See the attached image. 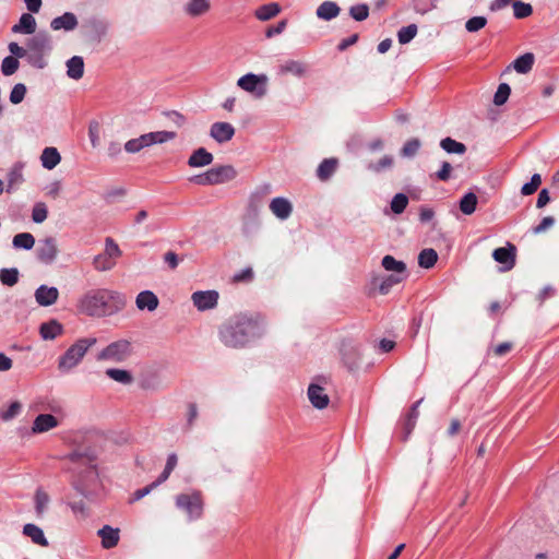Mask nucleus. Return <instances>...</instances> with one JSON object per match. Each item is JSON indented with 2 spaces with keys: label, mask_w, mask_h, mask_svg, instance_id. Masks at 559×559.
<instances>
[{
  "label": "nucleus",
  "mask_w": 559,
  "mask_h": 559,
  "mask_svg": "<svg viewBox=\"0 0 559 559\" xmlns=\"http://www.w3.org/2000/svg\"><path fill=\"white\" fill-rule=\"evenodd\" d=\"M265 333V324L258 317L239 314L219 329V338L228 347H242Z\"/></svg>",
  "instance_id": "1"
},
{
  "label": "nucleus",
  "mask_w": 559,
  "mask_h": 559,
  "mask_svg": "<svg viewBox=\"0 0 559 559\" xmlns=\"http://www.w3.org/2000/svg\"><path fill=\"white\" fill-rule=\"evenodd\" d=\"M127 305L126 296L110 289L88 290L78 304L79 310L88 316L103 318L121 311Z\"/></svg>",
  "instance_id": "2"
},
{
  "label": "nucleus",
  "mask_w": 559,
  "mask_h": 559,
  "mask_svg": "<svg viewBox=\"0 0 559 559\" xmlns=\"http://www.w3.org/2000/svg\"><path fill=\"white\" fill-rule=\"evenodd\" d=\"M67 460L73 465L69 467L75 475L72 480L73 488L83 497L93 499L102 491V483L97 468L92 460L84 453L72 452Z\"/></svg>",
  "instance_id": "3"
},
{
  "label": "nucleus",
  "mask_w": 559,
  "mask_h": 559,
  "mask_svg": "<svg viewBox=\"0 0 559 559\" xmlns=\"http://www.w3.org/2000/svg\"><path fill=\"white\" fill-rule=\"evenodd\" d=\"M28 49L27 62L37 69H44L47 66L45 57L52 50L51 36L40 31L26 41Z\"/></svg>",
  "instance_id": "4"
},
{
  "label": "nucleus",
  "mask_w": 559,
  "mask_h": 559,
  "mask_svg": "<svg viewBox=\"0 0 559 559\" xmlns=\"http://www.w3.org/2000/svg\"><path fill=\"white\" fill-rule=\"evenodd\" d=\"M97 343L96 337L79 338L58 359V370L68 373L75 368L84 358L87 350Z\"/></svg>",
  "instance_id": "5"
},
{
  "label": "nucleus",
  "mask_w": 559,
  "mask_h": 559,
  "mask_svg": "<svg viewBox=\"0 0 559 559\" xmlns=\"http://www.w3.org/2000/svg\"><path fill=\"white\" fill-rule=\"evenodd\" d=\"M175 503L187 514L189 521L199 520L203 514L204 501L199 490L177 495Z\"/></svg>",
  "instance_id": "6"
},
{
  "label": "nucleus",
  "mask_w": 559,
  "mask_h": 559,
  "mask_svg": "<svg viewBox=\"0 0 559 559\" xmlns=\"http://www.w3.org/2000/svg\"><path fill=\"white\" fill-rule=\"evenodd\" d=\"M133 354V346L129 340L121 338L108 344L96 356L98 361L123 362Z\"/></svg>",
  "instance_id": "7"
},
{
  "label": "nucleus",
  "mask_w": 559,
  "mask_h": 559,
  "mask_svg": "<svg viewBox=\"0 0 559 559\" xmlns=\"http://www.w3.org/2000/svg\"><path fill=\"white\" fill-rule=\"evenodd\" d=\"M331 383L328 376L319 374L312 378L308 390L307 396L310 404L317 409H324L330 403V397L326 393V386Z\"/></svg>",
  "instance_id": "8"
},
{
  "label": "nucleus",
  "mask_w": 559,
  "mask_h": 559,
  "mask_svg": "<svg viewBox=\"0 0 559 559\" xmlns=\"http://www.w3.org/2000/svg\"><path fill=\"white\" fill-rule=\"evenodd\" d=\"M267 82L269 78L266 74L247 73L238 79L237 85L254 97L262 98L267 93Z\"/></svg>",
  "instance_id": "9"
},
{
  "label": "nucleus",
  "mask_w": 559,
  "mask_h": 559,
  "mask_svg": "<svg viewBox=\"0 0 559 559\" xmlns=\"http://www.w3.org/2000/svg\"><path fill=\"white\" fill-rule=\"evenodd\" d=\"M218 297L216 290H198L192 294L191 300L199 311H206L217 306Z\"/></svg>",
  "instance_id": "10"
},
{
  "label": "nucleus",
  "mask_w": 559,
  "mask_h": 559,
  "mask_svg": "<svg viewBox=\"0 0 559 559\" xmlns=\"http://www.w3.org/2000/svg\"><path fill=\"white\" fill-rule=\"evenodd\" d=\"M516 248L508 242L506 247L493 250L492 258L496 262L502 264L501 271H510L515 265Z\"/></svg>",
  "instance_id": "11"
},
{
  "label": "nucleus",
  "mask_w": 559,
  "mask_h": 559,
  "mask_svg": "<svg viewBox=\"0 0 559 559\" xmlns=\"http://www.w3.org/2000/svg\"><path fill=\"white\" fill-rule=\"evenodd\" d=\"M58 248L55 238L47 237L39 241L36 249V255L40 262L45 264H51L56 260Z\"/></svg>",
  "instance_id": "12"
},
{
  "label": "nucleus",
  "mask_w": 559,
  "mask_h": 559,
  "mask_svg": "<svg viewBox=\"0 0 559 559\" xmlns=\"http://www.w3.org/2000/svg\"><path fill=\"white\" fill-rule=\"evenodd\" d=\"M176 138V133L173 131H155L135 138L141 150L150 147L154 144H162Z\"/></svg>",
  "instance_id": "13"
},
{
  "label": "nucleus",
  "mask_w": 559,
  "mask_h": 559,
  "mask_svg": "<svg viewBox=\"0 0 559 559\" xmlns=\"http://www.w3.org/2000/svg\"><path fill=\"white\" fill-rule=\"evenodd\" d=\"M212 186L234 180L238 173L231 165H223L209 169Z\"/></svg>",
  "instance_id": "14"
},
{
  "label": "nucleus",
  "mask_w": 559,
  "mask_h": 559,
  "mask_svg": "<svg viewBox=\"0 0 559 559\" xmlns=\"http://www.w3.org/2000/svg\"><path fill=\"white\" fill-rule=\"evenodd\" d=\"M79 25L76 15L72 12H64L62 15L53 17L50 21V28L55 32L64 31L72 32Z\"/></svg>",
  "instance_id": "15"
},
{
  "label": "nucleus",
  "mask_w": 559,
  "mask_h": 559,
  "mask_svg": "<svg viewBox=\"0 0 559 559\" xmlns=\"http://www.w3.org/2000/svg\"><path fill=\"white\" fill-rule=\"evenodd\" d=\"M210 10V0H189L182 7L183 13L191 19L205 15Z\"/></svg>",
  "instance_id": "16"
},
{
  "label": "nucleus",
  "mask_w": 559,
  "mask_h": 559,
  "mask_svg": "<svg viewBox=\"0 0 559 559\" xmlns=\"http://www.w3.org/2000/svg\"><path fill=\"white\" fill-rule=\"evenodd\" d=\"M270 211L278 219L285 221L292 215L293 205L288 199L277 197L270 202Z\"/></svg>",
  "instance_id": "17"
},
{
  "label": "nucleus",
  "mask_w": 559,
  "mask_h": 559,
  "mask_svg": "<svg viewBox=\"0 0 559 559\" xmlns=\"http://www.w3.org/2000/svg\"><path fill=\"white\" fill-rule=\"evenodd\" d=\"M235 128L228 122H214L211 126L210 135L218 143H225L233 139Z\"/></svg>",
  "instance_id": "18"
},
{
  "label": "nucleus",
  "mask_w": 559,
  "mask_h": 559,
  "mask_svg": "<svg viewBox=\"0 0 559 559\" xmlns=\"http://www.w3.org/2000/svg\"><path fill=\"white\" fill-rule=\"evenodd\" d=\"M340 165L336 157L324 158L316 170L317 178L325 182L332 178Z\"/></svg>",
  "instance_id": "19"
},
{
  "label": "nucleus",
  "mask_w": 559,
  "mask_h": 559,
  "mask_svg": "<svg viewBox=\"0 0 559 559\" xmlns=\"http://www.w3.org/2000/svg\"><path fill=\"white\" fill-rule=\"evenodd\" d=\"M59 296V292L56 287H48L40 285L35 292V299L39 306L48 307L53 305Z\"/></svg>",
  "instance_id": "20"
},
{
  "label": "nucleus",
  "mask_w": 559,
  "mask_h": 559,
  "mask_svg": "<svg viewBox=\"0 0 559 559\" xmlns=\"http://www.w3.org/2000/svg\"><path fill=\"white\" fill-rule=\"evenodd\" d=\"M135 305L139 310L154 311L157 309L159 301L153 292L143 290L138 294Z\"/></svg>",
  "instance_id": "21"
},
{
  "label": "nucleus",
  "mask_w": 559,
  "mask_h": 559,
  "mask_svg": "<svg viewBox=\"0 0 559 559\" xmlns=\"http://www.w3.org/2000/svg\"><path fill=\"white\" fill-rule=\"evenodd\" d=\"M119 528H114L109 525H104L100 530H98L97 534L102 538V546L105 549H110L117 546L119 542Z\"/></svg>",
  "instance_id": "22"
},
{
  "label": "nucleus",
  "mask_w": 559,
  "mask_h": 559,
  "mask_svg": "<svg viewBox=\"0 0 559 559\" xmlns=\"http://www.w3.org/2000/svg\"><path fill=\"white\" fill-rule=\"evenodd\" d=\"M57 426H58V420L53 415L40 414L35 418V420L33 423L32 430L35 433H41V432L49 431L50 429H52Z\"/></svg>",
  "instance_id": "23"
},
{
  "label": "nucleus",
  "mask_w": 559,
  "mask_h": 559,
  "mask_svg": "<svg viewBox=\"0 0 559 559\" xmlns=\"http://www.w3.org/2000/svg\"><path fill=\"white\" fill-rule=\"evenodd\" d=\"M213 162L212 153L204 147L195 150L188 158V165L192 168H199L210 165Z\"/></svg>",
  "instance_id": "24"
},
{
  "label": "nucleus",
  "mask_w": 559,
  "mask_h": 559,
  "mask_svg": "<svg viewBox=\"0 0 559 559\" xmlns=\"http://www.w3.org/2000/svg\"><path fill=\"white\" fill-rule=\"evenodd\" d=\"M36 31V20L29 13H23L17 24L13 25L12 32L31 35Z\"/></svg>",
  "instance_id": "25"
},
{
  "label": "nucleus",
  "mask_w": 559,
  "mask_h": 559,
  "mask_svg": "<svg viewBox=\"0 0 559 559\" xmlns=\"http://www.w3.org/2000/svg\"><path fill=\"white\" fill-rule=\"evenodd\" d=\"M341 12V8L334 1L322 2L316 11L318 19L323 21H331L335 19Z\"/></svg>",
  "instance_id": "26"
},
{
  "label": "nucleus",
  "mask_w": 559,
  "mask_h": 559,
  "mask_svg": "<svg viewBox=\"0 0 559 559\" xmlns=\"http://www.w3.org/2000/svg\"><path fill=\"white\" fill-rule=\"evenodd\" d=\"M23 534L31 538V540L39 546L47 547L49 545L47 538L44 535L43 530L32 523H27L23 526Z\"/></svg>",
  "instance_id": "27"
},
{
  "label": "nucleus",
  "mask_w": 559,
  "mask_h": 559,
  "mask_svg": "<svg viewBox=\"0 0 559 559\" xmlns=\"http://www.w3.org/2000/svg\"><path fill=\"white\" fill-rule=\"evenodd\" d=\"M281 11H282V8L278 3L271 2V3H266V4L259 7L254 11V16L259 21L265 22V21H269V20L275 17L277 14L281 13Z\"/></svg>",
  "instance_id": "28"
},
{
  "label": "nucleus",
  "mask_w": 559,
  "mask_h": 559,
  "mask_svg": "<svg viewBox=\"0 0 559 559\" xmlns=\"http://www.w3.org/2000/svg\"><path fill=\"white\" fill-rule=\"evenodd\" d=\"M61 160L60 153L56 147H45L40 155V162L44 168L51 170Z\"/></svg>",
  "instance_id": "29"
},
{
  "label": "nucleus",
  "mask_w": 559,
  "mask_h": 559,
  "mask_svg": "<svg viewBox=\"0 0 559 559\" xmlns=\"http://www.w3.org/2000/svg\"><path fill=\"white\" fill-rule=\"evenodd\" d=\"M307 72V66L297 60H287L283 64L280 66V73L287 74L290 73L297 78H301Z\"/></svg>",
  "instance_id": "30"
},
{
  "label": "nucleus",
  "mask_w": 559,
  "mask_h": 559,
  "mask_svg": "<svg viewBox=\"0 0 559 559\" xmlns=\"http://www.w3.org/2000/svg\"><path fill=\"white\" fill-rule=\"evenodd\" d=\"M383 269L393 272V275H401L406 277V264L403 261L396 260L392 255H384L381 262Z\"/></svg>",
  "instance_id": "31"
},
{
  "label": "nucleus",
  "mask_w": 559,
  "mask_h": 559,
  "mask_svg": "<svg viewBox=\"0 0 559 559\" xmlns=\"http://www.w3.org/2000/svg\"><path fill=\"white\" fill-rule=\"evenodd\" d=\"M62 331H63L62 325L56 320L45 322L39 328L40 336L44 340H55L57 336H59L62 333Z\"/></svg>",
  "instance_id": "32"
},
{
  "label": "nucleus",
  "mask_w": 559,
  "mask_h": 559,
  "mask_svg": "<svg viewBox=\"0 0 559 559\" xmlns=\"http://www.w3.org/2000/svg\"><path fill=\"white\" fill-rule=\"evenodd\" d=\"M67 74L69 78L79 80L84 74V61L82 57L74 56L67 61Z\"/></svg>",
  "instance_id": "33"
},
{
  "label": "nucleus",
  "mask_w": 559,
  "mask_h": 559,
  "mask_svg": "<svg viewBox=\"0 0 559 559\" xmlns=\"http://www.w3.org/2000/svg\"><path fill=\"white\" fill-rule=\"evenodd\" d=\"M49 502H50L49 495L43 488H40V487L37 488L35 496H34V504H35V512L38 518H41L45 514Z\"/></svg>",
  "instance_id": "34"
},
{
  "label": "nucleus",
  "mask_w": 559,
  "mask_h": 559,
  "mask_svg": "<svg viewBox=\"0 0 559 559\" xmlns=\"http://www.w3.org/2000/svg\"><path fill=\"white\" fill-rule=\"evenodd\" d=\"M534 64V55L531 52L524 53L513 61V68L518 73H527L532 70Z\"/></svg>",
  "instance_id": "35"
},
{
  "label": "nucleus",
  "mask_w": 559,
  "mask_h": 559,
  "mask_svg": "<svg viewBox=\"0 0 559 559\" xmlns=\"http://www.w3.org/2000/svg\"><path fill=\"white\" fill-rule=\"evenodd\" d=\"M477 203V195L473 192H468L460 200V210L465 215H472L476 211Z\"/></svg>",
  "instance_id": "36"
},
{
  "label": "nucleus",
  "mask_w": 559,
  "mask_h": 559,
  "mask_svg": "<svg viewBox=\"0 0 559 559\" xmlns=\"http://www.w3.org/2000/svg\"><path fill=\"white\" fill-rule=\"evenodd\" d=\"M107 377L111 380L119 382L121 384H131L133 382V377L130 371L124 369L109 368L106 370Z\"/></svg>",
  "instance_id": "37"
},
{
  "label": "nucleus",
  "mask_w": 559,
  "mask_h": 559,
  "mask_svg": "<svg viewBox=\"0 0 559 559\" xmlns=\"http://www.w3.org/2000/svg\"><path fill=\"white\" fill-rule=\"evenodd\" d=\"M12 245L15 249L31 250L35 245V238L29 233H20L13 237Z\"/></svg>",
  "instance_id": "38"
},
{
  "label": "nucleus",
  "mask_w": 559,
  "mask_h": 559,
  "mask_svg": "<svg viewBox=\"0 0 559 559\" xmlns=\"http://www.w3.org/2000/svg\"><path fill=\"white\" fill-rule=\"evenodd\" d=\"M438 260V253L435 249H424L418 255V264L424 269L432 267Z\"/></svg>",
  "instance_id": "39"
},
{
  "label": "nucleus",
  "mask_w": 559,
  "mask_h": 559,
  "mask_svg": "<svg viewBox=\"0 0 559 559\" xmlns=\"http://www.w3.org/2000/svg\"><path fill=\"white\" fill-rule=\"evenodd\" d=\"M440 146L449 154H464L466 152V146L453 140L452 138H444L440 142Z\"/></svg>",
  "instance_id": "40"
},
{
  "label": "nucleus",
  "mask_w": 559,
  "mask_h": 559,
  "mask_svg": "<svg viewBox=\"0 0 559 559\" xmlns=\"http://www.w3.org/2000/svg\"><path fill=\"white\" fill-rule=\"evenodd\" d=\"M116 265V261L112 260L110 257H107L104 252L97 254L93 259V266L95 270L99 272H105L111 270Z\"/></svg>",
  "instance_id": "41"
},
{
  "label": "nucleus",
  "mask_w": 559,
  "mask_h": 559,
  "mask_svg": "<svg viewBox=\"0 0 559 559\" xmlns=\"http://www.w3.org/2000/svg\"><path fill=\"white\" fill-rule=\"evenodd\" d=\"M404 278H405V276H401V275H389V276L381 278V281L378 285V289H379L380 294L386 295L394 285L400 284Z\"/></svg>",
  "instance_id": "42"
},
{
  "label": "nucleus",
  "mask_w": 559,
  "mask_h": 559,
  "mask_svg": "<svg viewBox=\"0 0 559 559\" xmlns=\"http://www.w3.org/2000/svg\"><path fill=\"white\" fill-rule=\"evenodd\" d=\"M22 412V404L19 401L12 402L5 411H0V419L10 421L17 417Z\"/></svg>",
  "instance_id": "43"
},
{
  "label": "nucleus",
  "mask_w": 559,
  "mask_h": 559,
  "mask_svg": "<svg viewBox=\"0 0 559 559\" xmlns=\"http://www.w3.org/2000/svg\"><path fill=\"white\" fill-rule=\"evenodd\" d=\"M19 281V271L15 267L1 269L0 270V282L7 286H13Z\"/></svg>",
  "instance_id": "44"
},
{
  "label": "nucleus",
  "mask_w": 559,
  "mask_h": 559,
  "mask_svg": "<svg viewBox=\"0 0 559 559\" xmlns=\"http://www.w3.org/2000/svg\"><path fill=\"white\" fill-rule=\"evenodd\" d=\"M417 25L416 24H409L405 27H402L397 32V38L399 43L402 45L408 44L417 34Z\"/></svg>",
  "instance_id": "45"
},
{
  "label": "nucleus",
  "mask_w": 559,
  "mask_h": 559,
  "mask_svg": "<svg viewBox=\"0 0 559 559\" xmlns=\"http://www.w3.org/2000/svg\"><path fill=\"white\" fill-rule=\"evenodd\" d=\"M394 158L391 155H384L377 163H370L368 168L374 173H381L393 167Z\"/></svg>",
  "instance_id": "46"
},
{
  "label": "nucleus",
  "mask_w": 559,
  "mask_h": 559,
  "mask_svg": "<svg viewBox=\"0 0 559 559\" xmlns=\"http://www.w3.org/2000/svg\"><path fill=\"white\" fill-rule=\"evenodd\" d=\"M22 169H23V165L16 164L10 170L9 176H8V191H10L14 186H16L23 181Z\"/></svg>",
  "instance_id": "47"
},
{
  "label": "nucleus",
  "mask_w": 559,
  "mask_h": 559,
  "mask_svg": "<svg viewBox=\"0 0 559 559\" xmlns=\"http://www.w3.org/2000/svg\"><path fill=\"white\" fill-rule=\"evenodd\" d=\"M408 204V198L404 193H397L391 201V210L394 214H402Z\"/></svg>",
  "instance_id": "48"
},
{
  "label": "nucleus",
  "mask_w": 559,
  "mask_h": 559,
  "mask_svg": "<svg viewBox=\"0 0 559 559\" xmlns=\"http://www.w3.org/2000/svg\"><path fill=\"white\" fill-rule=\"evenodd\" d=\"M513 7V14L516 19H524L532 14L533 9L530 3H525L522 1H515L512 4Z\"/></svg>",
  "instance_id": "49"
},
{
  "label": "nucleus",
  "mask_w": 559,
  "mask_h": 559,
  "mask_svg": "<svg viewBox=\"0 0 559 559\" xmlns=\"http://www.w3.org/2000/svg\"><path fill=\"white\" fill-rule=\"evenodd\" d=\"M19 60L15 57L8 56L2 60L1 71L7 76L12 75L19 69Z\"/></svg>",
  "instance_id": "50"
},
{
  "label": "nucleus",
  "mask_w": 559,
  "mask_h": 559,
  "mask_svg": "<svg viewBox=\"0 0 559 559\" xmlns=\"http://www.w3.org/2000/svg\"><path fill=\"white\" fill-rule=\"evenodd\" d=\"M420 145L421 143L418 139H411L406 141V143L403 145L401 154L404 157H413L417 154L418 150L420 148Z\"/></svg>",
  "instance_id": "51"
},
{
  "label": "nucleus",
  "mask_w": 559,
  "mask_h": 559,
  "mask_svg": "<svg viewBox=\"0 0 559 559\" xmlns=\"http://www.w3.org/2000/svg\"><path fill=\"white\" fill-rule=\"evenodd\" d=\"M510 93H511L510 86L507 83H501L498 86V90L493 96L495 105H497V106L503 105L508 100Z\"/></svg>",
  "instance_id": "52"
},
{
  "label": "nucleus",
  "mask_w": 559,
  "mask_h": 559,
  "mask_svg": "<svg viewBox=\"0 0 559 559\" xmlns=\"http://www.w3.org/2000/svg\"><path fill=\"white\" fill-rule=\"evenodd\" d=\"M104 253L107 255V257H110L112 260H116L117 258L121 257L122 252L119 248V246L117 245V242L110 238V237H107L105 239V250H104Z\"/></svg>",
  "instance_id": "53"
},
{
  "label": "nucleus",
  "mask_w": 559,
  "mask_h": 559,
  "mask_svg": "<svg viewBox=\"0 0 559 559\" xmlns=\"http://www.w3.org/2000/svg\"><path fill=\"white\" fill-rule=\"evenodd\" d=\"M540 183H542L540 175L535 174V175L532 176L530 182H527V183L522 186L521 193L523 195H531V194H533L538 189Z\"/></svg>",
  "instance_id": "54"
},
{
  "label": "nucleus",
  "mask_w": 559,
  "mask_h": 559,
  "mask_svg": "<svg viewBox=\"0 0 559 559\" xmlns=\"http://www.w3.org/2000/svg\"><path fill=\"white\" fill-rule=\"evenodd\" d=\"M47 215H48V211H47V206L45 205V203L39 202L34 205L33 211H32L33 222L40 224L47 218Z\"/></svg>",
  "instance_id": "55"
},
{
  "label": "nucleus",
  "mask_w": 559,
  "mask_h": 559,
  "mask_svg": "<svg viewBox=\"0 0 559 559\" xmlns=\"http://www.w3.org/2000/svg\"><path fill=\"white\" fill-rule=\"evenodd\" d=\"M487 24V19L485 16H474L467 20L465 23V28L469 33H475L485 27Z\"/></svg>",
  "instance_id": "56"
},
{
  "label": "nucleus",
  "mask_w": 559,
  "mask_h": 559,
  "mask_svg": "<svg viewBox=\"0 0 559 559\" xmlns=\"http://www.w3.org/2000/svg\"><path fill=\"white\" fill-rule=\"evenodd\" d=\"M26 94V86L22 83H17L13 86L11 94H10V102L12 104H20Z\"/></svg>",
  "instance_id": "57"
},
{
  "label": "nucleus",
  "mask_w": 559,
  "mask_h": 559,
  "mask_svg": "<svg viewBox=\"0 0 559 559\" xmlns=\"http://www.w3.org/2000/svg\"><path fill=\"white\" fill-rule=\"evenodd\" d=\"M369 15V8L367 4H357L352 7V19L356 21H364Z\"/></svg>",
  "instance_id": "58"
},
{
  "label": "nucleus",
  "mask_w": 559,
  "mask_h": 559,
  "mask_svg": "<svg viewBox=\"0 0 559 559\" xmlns=\"http://www.w3.org/2000/svg\"><path fill=\"white\" fill-rule=\"evenodd\" d=\"M287 26V20L280 21L276 25L269 26L265 31V37L272 38L276 35L282 34Z\"/></svg>",
  "instance_id": "59"
},
{
  "label": "nucleus",
  "mask_w": 559,
  "mask_h": 559,
  "mask_svg": "<svg viewBox=\"0 0 559 559\" xmlns=\"http://www.w3.org/2000/svg\"><path fill=\"white\" fill-rule=\"evenodd\" d=\"M555 224V218L552 216H546L544 217L540 223L534 227L533 231L535 234H542L545 233L547 229L552 227Z\"/></svg>",
  "instance_id": "60"
},
{
  "label": "nucleus",
  "mask_w": 559,
  "mask_h": 559,
  "mask_svg": "<svg viewBox=\"0 0 559 559\" xmlns=\"http://www.w3.org/2000/svg\"><path fill=\"white\" fill-rule=\"evenodd\" d=\"M9 50L12 53V56L15 57L16 59L24 58V57L27 59V53H28L27 47L26 48L21 47L17 43H10Z\"/></svg>",
  "instance_id": "61"
},
{
  "label": "nucleus",
  "mask_w": 559,
  "mask_h": 559,
  "mask_svg": "<svg viewBox=\"0 0 559 559\" xmlns=\"http://www.w3.org/2000/svg\"><path fill=\"white\" fill-rule=\"evenodd\" d=\"M210 179H211V177H210V174L207 170L204 174L194 175V176L190 177L189 181L192 183L199 185V186H212V182Z\"/></svg>",
  "instance_id": "62"
},
{
  "label": "nucleus",
  "mask_w": 559,
  "mask_h": 559,
  "mask_svg": "<svg viewBox=\"0 0 559 559\" xmlns=\"http://www.w3.org/2000/svg\"><path fill=\"white\" fill-rule=\"evenodd\" d=\"M121 144L117 141H110L107 145V155L111 159L117 158L121 154Z\"/></svg>",
  "instance_id": "63"
},
{
  "label": "nucleus",
  "mask_w": 559,
  "mask_h": 559,
  "mask_svg": "<svg viewBox=\"0 0 559 559\" xmlns=\"http://www.w3.org/2000/svg\"><path fill=\"white\" fill-rule=\"evenodd\" d=\"M69 506L76 516L85 518L87 515L86 506L83 501L71 502Z\"/></svg>",
  "instance_id": "64"
}]
</instances>
